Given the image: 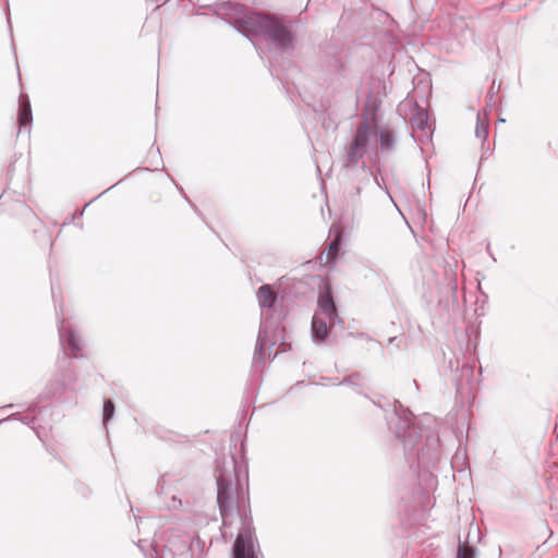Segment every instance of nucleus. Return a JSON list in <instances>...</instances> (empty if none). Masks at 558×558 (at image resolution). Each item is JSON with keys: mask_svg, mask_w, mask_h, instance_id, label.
<instances>
[{"mask_svg": "<svg viewBox=\"0 0 558 558\" xmlns=\"http://www.w3.org/2000/svg\"><path fill=\"white\" fill-rule=\"evenodd\" d=\"M238 28L245 36H260L272 39L280 48L291 46L289 31L277 20L262 13H244L236 20Z\"/></svg>", "mask_w": 558, "mask_h": 558, "instance_id": "nucleus-1", "label": "nucleus"}, {"mask_svg": "<svg viewBox=\"0 0 558 558\" xmlns=\"http://www.w3.org/2000/svg\"><path fill=\"white\" fill-rule=\"evenodd\" d=\"M376 142V132L366 123H361L347 154V162L356 163Z\"/></svg>", "mask_w": 558, "mask_h": 558, "instance_id": "nucleus-2", "label": "nucleus"}, {"mask_svg": "<svg viewBox=\"0 0 558 558\" xmlns=\"http://www.w3.org/2000/svg\"><path fill=\"white\" fill-rule=\"evenodd\" d=\"M234 558H258L254 553L252 541L244 533H240L233 546Z\"/></svg>", "mask_w": 558, "mask_h": 558, "instance_id": "nucleus-3", "label": "nucleus"}, {"mask_svg": "<svg viewBox=\"0 0 558 558\" xmlns=\"http://www.w3.org/2000/svg\"><path fill=\"white\" fill-rule=\"evenodd\" d=\"M318 305L320 312L326 316V318L330 323H333L338 318L337 310L329 288H327L325 292L319 294Z\"/></svg>", "mask_w": 558, "mask_h": 558, "instance_id": "nucleus-4", "label": "nucleus"}, {"mask_svg": "<svg viewBox=\"0 0 558 558\" xmlns=\"http://www.w3.org/2000/svg\"><path fill=\"white\" fill-rule=\"evenodd\" d=\"M230 485H231L230 482H228L223 477H219L217 481V487H218L217 502L219 505L220 512H221L222 517L226 515V511H227V507H228V499H229L228 490L230 488Z\"/></svg>", "mask_w": 558, "mask_h": 558, "instance_id": "nucleus-5", "label": "nucleus"}, {"mask_svg": "<svg viewBox=\"0 0 558 558\" xmlns=\"http://www.w3.org/2000/svg\"><path fill=\"white\" fill-rule=\"evenodd\" d=\"M312 333L316 340H325L328 335L327 324L324 319L315 314L312 320Z\"/></svg>", "mask_w": 558, "mask_h": 558, "instance_id": "nucleus-6", "label": "nucleus"}, {"mask_svg": "<svg viewBox=\"0 0 558 558\" xmlns=\"http://www.w3.org/2000/svg\"><path fill=\"white\" fill-rule=\"evenodd\" d=\"M32 121L31 105L26 96L20 98L19 122L21 126L27 125Z\"/></svg>", "mask_w": 558, "mask_h": 558, "instance_id": "nucleus-7", "label": "nucleus"}, {"mask_svg": "<svg viewBox=\"0 0 558 558\" xmlns=\"http://www.w3.org/2000/svg\"><path fill=\"white\" fill-rule=\"evenodd\" d=\"M257 299L260 306L271 307L276 300V295L274 294L269 286H262L258 290Z\"/></svg>", "mask_w": 558, "mask_h": 558, "instance_id": "nucleus-8", "label": "nucleus"}, {"mask_svg": "<svg viewBox=\"0 0 558 558\" xmlns=\"http://www.w3.org/2000/svg\"><path fill=\"white\" fill-rule=\"evenodd\" d=\"M412 129L425 131L428 129V114L424 110H418L413 117L410 119Z\"/></svg>", "mask_w": 558, "mask_h": 558, "instance_id": "nucleus-9", "label": "nucleus"}, {"mask_svg": "<svg viewBox=\"0 0 558 558\" xmlns=\"http://www.w3.org/2000/svg\"><path fill=\"white\" fill-rule=\"evenodd\" d=\"M395 145V136L390 131H383L380 133V147L384 150H391Z\"/></svg>", "mask_w": 558, "mask_h": 558, "instance_id": "nucleus-10", "label": "nucleus"}, {"mask_svg": "<svg viewBox=\"0 0 558 558\" xmlns=\"http://www.w3.org/2000/svg\"><path fill=\"white\" fill-rule=\"evenodd\" d=\"M68 345L74 356H77V353L80 352L82 345H81V339L76 337L73 332L69 333L68 338Z\"/></svg>", "mask_w": 558, "mask_h": 558, "instance_id": "nucleus-11", "label": "nucleus"}, {"mask_svg": "<svg viewBox=\"0 0 558 558\" xmlns=\"http://www.w3.org/2000/svg\"><path fill=\"white\" fill-rule=\"evenodd\" d=\"M476 137L485 140L487 137V123L482 119L481 113L477 114V125L475 130Z\"/></svg>", "mask_w": 558, "mask_h": 558, "instance_id": "nucleus-12", "label": "nucleus"}, {"mask_svg": "<svg viewBox=\"0 0 558 558\" xmlns=\"http://www.w3.org/2000/svg\"><path fill=\"white\" fill-rule=\"evenodd\" d=\"M457 558H474V549L466 545H459Z\"/></svg>", "mask_w": 558, "mask_h": 558, "instance_id": "nucleus-13", "label": "nucleus"}, {"mask_svg": "<svg viewBox=\"0 0 558 558\" xmlns=\"http://www.w3.org/2000/svg\"><path fill=\"white\" fill-rule=\"evenodd\" d=\"M113 412H114V405H113L112 401L107 400L104 404V422L105 423L112 417Z\"/></svg>", "mask_w": 558, "mask_h": 558, "instance_id": "nucleus-14", "label": "nucleus"}, {"mask_svg": "<svg viewBox=\"0 0 558 558\" xmlns=\"http://www.w3.org/2000/svg\"><path fill=\"white\" fill-rule=\"evenodd\" d=\"M339 243H340V236H337V239H335L330 245H329V250H328V256L330 258H335V256L337 255L338 253V250H339Z\"/></svg>", "mask_w": 558, "mask_h": 558, "instance_id": "nucleus-15", "label": "nucleus"}]
</instances>
